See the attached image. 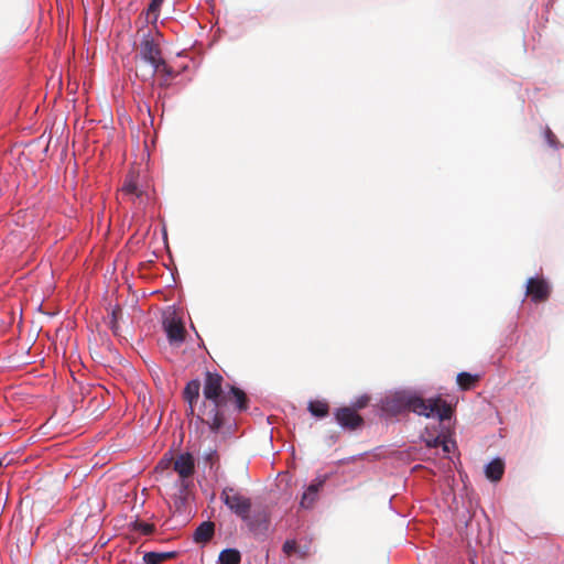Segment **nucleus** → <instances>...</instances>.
Returning <instances> with one entry per match:
<instances>
[{
  "label": "nucleus",
  "mask_w": 564,
  "mask_h": 564,
  "mask_svg": "<svg viewBox=\"0 0 564 564\" xmlns=\"http://www.w3.org/2000/svg\"><path fill=\"white\" fill-rule=\"evenodd\" d=\"M369 401L370 398L368 395H361L356 401H354L349 408L355 409V411L358 413L359 410H362L368 405Z\"/></svg>",
  "instance_id": "24"
},
{
  "label": "nucleus",
  "mask_w": 564,
  "mask_h": 564,
  "mask_svg": "<svg viewBox=\"0 0 564 564\" xmlns=\"http://www.w3.org/2000/svg\"><path fill=\"white\" fill-rule=\"evenodd\" d=\"M544 135H545V140H546L547 144L551 148L558 149L561 147L560 141L557 140L556 135L552 132V130L550 128L545 129Z\"/></svg>",
  "instance_id": "23"
},
{
  "label": "nucleus",
  "mask_w": 564,
  "mask_h": 564,
  "mask_svg": "<svg viewBox=\"0 0 564 564\" xmlns=\"http://www.w3.org/2000/svg\"><path fill=\"white\" fill-rule=\"evenodd\" d=\"M161 319L165 338L160 339V348L165 359L173 364L176 356V305L164 308Z\"/></svg>",
  "instance_id": "4"
},
{
  "label": "nucleus",
  "mask_w": 564,
  "mask_h": 564,
  "mask_svg": "<svg viewBox=\"0 0 564 564\" xmlns=\"http://www.w3.org/2000/svg\"><path fill=\"white\" fill-rule=\"evenodd\" d=\"M178 67H182L183 70H185L187 68V65H181L178 64Z\"/></svg>",
  "instance_id": "29"
},
{
  "label": "nucleus",
  "mask_w": 564,
  "mask_h": 564,
  "mask_svg": "<svg viewBox=\"0 0 564 564\" xmlns=\"http://www.w3.org/2000/svg\"><path fill=\"white\" fill-rule=\"evenodd\" d=\"M505 471V464L500 458L491 460L485 469L486 477L491 481H498L501 479Z\"/></svg>",
  "instance_id": "14"
},
{
  "label": "nucleus",
  "mask_w": 564,
  "mask_h": 564,
  "mask_svg": "<svg viewBox=\"0 0 564 564\" xmlns=\"http://www.w3.org/2000/svg\"><path fill=\"white\" fill-rule=\"evenodd\" d=\"M220 499L241 519H248L251 510V501L232 487L224 488Z\"/></svg>",
  "instance_id": "6"
},
{
  "label": "nucleus",
  "mask_w": 564,
  "mask_h": 564,
  "mask_svg": "<svg viewBox=\"0 0 564 564\" xmlns=\"http://www.w3.org/2000/svg\"><path fill=\"white\" fill-rule=\"evenodd\" d=\"M178 499H181V500H184V501H185V500L187 499V496L182 497L181 495H178Z\"/></svg>",
  "instance_id": "30"
},
{
  "label": "nucleus",
  "mask_w": 564,
  "mask_h": 564,
  "mask_svg": "<svg viewBox=\"0 0 564 564\" xmlns=\"http://www.w3.org/2000/svg\"><path fill=\"white\" fill-rule=\"evenodd\" d=\"M382 410L397 415L404 411H412L426 417H437L445 421L452 416V408L441 398L423 399L409 392H395L382 402Z\"/></svg>",
  "instance_id": "1"
},
{
  "label": "nucleus",
  "mask_w": 564,
  "mask_h": 564,
  "mask_svg": "<svg viewBox=\"0 0 564 564\" xmlns=\"http://www.w3.org/2000/svg\"><path fill=\"white\" fill-rule=\"evenodd\" d=\"M200 383L198 380H192L184 389L183 397L189 404L191 414L194 413L193 404L199 398Z\"/></svg>",
  "instance_id": "13"
},
{
  "label": "nucleus",
  "mask_w": 564,
  "mask_h": 564,
  "mask_svg": "<svg viewBox=\"0 0 564 564\" xmlns=\"http://www.w3.org/2000/svg\"><path fill=\"white\" fill-rule=\"evenodd\" d=\"M128 527L130 532L140 533L142 535H151L155 530L154 524L139 520L130 522Z\"/></svg>",
  "instance_id": "19"
},
{
  "label": "nucleus",
  "mask_w": 564,
  "mask_h": 564,
  "mask_svg": "<svg viewBox=\"0 0 564 564\" xmlns=\"http://www.w3.org/2000/svg\"><path fill=\"white\" fill-rule=\"evenodd\" d=\"M177 333H178V343L182 341L184 339V335L186 333L185 328H184V325L181 323V321L178 319V329H177Z\"/></svg>",
  "instance_id": "27"
},
{
  "label": "nucleus",
  "mask_w": 564,
  "mask_h": 564,
  "mask_svg": "<svg viewBox=\"0 0 564 564\" xmlns=\"http://www.w3.org/2000/svg\"><path fill=\"white\" fill-rule=\"evenodd\" d=\"M479 380L478 375H471L469 372H459L457 375V384L462 390L471 389L476 382Z\"/></svg>",
  "instance_id": "18"
},
{
  "label": "nucleus",
  "mask_w": 564,
  "mask_h": 564,
  "mask_svg": "<svg viewBox=\"0 0 564 564\" xmlns=\"http://www.w3.org/2000/svg\"><path fill=\"white\" fill-rule=\"evenodd\" d=\"M122 316V310L120 306H115L111 311V316L109 321V327L115 335L119 334V321Z\"/></svg>",
  "instance_id": "20"
},
{
  "label": "nucleus",
  "mask_w": 564,
  "mask_h": 564,
  "mask_svg": "<svg viewBox=\"0 0 564 564\" xmlns=\"http://www.w3.org/2000/svg\"><path fill=\"white\" fill-rule=\"evenodd\" d=\"M325 481L326 477L317 478L307 487L306 491L302 496L301 507L311 508L314 505L317 494Z\"/></svg>",
  "instance_id": "11"
},
{
  "label": "nucleus",
  "mask_w": 564,
  "mask_h": 564,
  "mask_svg": "<svg viewBox=\"0 0 564 564\" xmlns=\"http://www.w3.org/2000/svg\"><path fill=\"white\" fill-rule=\"evenodd\" d=\"M195 469L194 458L191 454L178 455V476L182 478L181 487L188 488L189 481L185 478L189 477Z\"/></svg>",
  "instance_id": "10"
},
{
  "label": "nucleus",
  "mask_w": 564,
  "mask_h": 564,
  "mask_svg": "<svg viewBox=\"0 0 564 564\" xmlns=\"http://www.w3.org/2000/svg\"><path fill=\"white\" fill-rule=\"evenodd\" d=\"M441 437L440 436H436V437H430V438H424V442L426 444L427 447L430 448H436L440 446L441 444Z\"/></svg>",
  "instance_id": "26"
},
{
  "label": "nucleus",
  "mask_w": 564,
  "mask_h": 564,
  "mask_svg": "<svg viewBox=\"0 0 564 564\" xmlns=\"http://www.w3.org/2000/svg\"><path fill=\"white\" fill-rule=\"evenodd\" d=\"M297 550V544L294 540H288L284 542L283 544V552L286 554V555H291L293 554L294 552H296Z\"/></svg>",
  "instance_id": "25"
},
{
  "label": "nucleus",
  "mask_w": 564,
  "mask_h": 564,
  "mask_svg": "<svg viewBox=\"0 0 564 564\" xmlns=\"http://www.w3.org/2000/svg\"><path fill=\"white\" fill-rule=\"evenodd\" d=\"M120 192L123 198L137 204L139 207L147 205L150 199L149 193L140 180L139 171L134 169H131L127 174Z\"/></svg>",
  "instance_id": "5"
},
{
  "label": "nucleus",
  "mask_w": 564,
  "mask_h": 564,
  "mask_svg": "<svg viewBox=\"0 0 564 564\" xmlns=\"http://www.w3.org/2000/svg\"><path fill=\"white\" fill-rule=\"evenodd\" d=\"M163 0H152L149 4L148 11H147V19L148 20H156L158 18V10L161 7Z\"/></svg>",
  "instance_id": "22"
},
{
  "label": "nucleus",
  "mask_w": 564,
  "mask_h": 564,
  "mask_svg": "<svg viewBox=\"0 0 564 564\" xmlns=\"http://www.w3.org/2000/svg\"><path fill=\"white\" fill-rule=\"evenodd\" d=\"M525 294L534 303L546 302L551 295V285L544 278H530L527 281Z\"/></svg>",
  "instance_id": "7"
},
{
  "label": "nucleus",
  "mask_w": 564,
  "mask_h": 564,
  "mask_svg": "<svg viewBox=\"0 0 564 564\" xmlns=\"http://www.w3.org/2000/svg\"><path fill=\"white\" fill-rule=\"evenodd\" d=\"M215 532V523L212 521L202 522L194 532V541L196 543H207L210 541Z\"/></svg>",
  "instance_id": "12"
},
{
  "label": "nucleus",
  "mask_w": 564,
  "mask_h": 564,
  "mask_svg": "<svg viewBox=\"0 0 564 564\" xmlns=\"http://www.w3.org/2000/svg\"><path fill=\"white\" fill-rule=\"evenodd\" d=\"M156 73L162 74V84L169 85L172 79V68L161 56V50L153 39L144 36L140 43L139 59L135 65V74L143 80L152 78Z\"/></svg>",
  "instance_id": "3"
},
{
  "label": "nucleus",
  "mask_w": 564,
  "mask_h": 564,
  "mask_svg": "<svg viewBox=\"0 0 564 564\" xmlns=\"http://www.w3.org/2000/svg\"><path fill=\"white\" fill-rule=\"evenodd\" d=\"M308 411L316 417H325L329 413V404L324 400H315L308 403Z\"/></svg>",
  "instance_id": "16"
},
{
  "label": "nucleus",
  "mask_w": 564,
  "mask_h": 564,
  "mask_svg": "<svg viewBox=\"0 0 564 564\" xmlns=\"http://www.w3.org/2000/svg\"><path fill=\"white\" fill-rule=\"evenodd\" d=\"M224 378L216 372H206L203 394L206 401L198 417L207 424L212 431H218L223 426V414L220 406L224 403L223 394Z\"/></svg>",
  "instance_id": "2"
},
{
  "label": "nucleus",
  "mask_w": 564,
  "mask_h": 564,
  "mask_svg": "<svg viewBox=\"0 0 564 564\" xmlns=\"http://www.w3.org/2000/svg\"><path fill=\"white\" fill-rule=\"evenodd\" d=\"M176 471V457L172 449L166 453L155 467L156 480L170 479L173 473Z\"/></svg>",
  "instance_id": "9"
},
{
  "label": "nucleus",
  "mask_w": 564,
  "mask_h": 564,
  "mask_svg": "<svg viewBox=\"0 0 564 564\" xmlns=\"http://www.w3.org/2000/svg\"><path fill=\"white\" fill-rule=\"evenodd\" d=\"M336 422L345 430L355 431L364 425V419L355 409L349 406H340L335 413Z\"/></svg>",
  "instance_id": "8"
},
{
  "label": "nucleus",
  "mask_w": 564,
  "mask_h": 564,
  "mask_svg": "<svg viewBox=\"0 0 564 564\" xmlns=\"http://www.w3.org/2000/svg\"><path fill=\"white\" fill-rule=\"evenodd\" d=\"M2 467V460L0 459V468Z\"/></svg>",
  "instance_id": "31"
},
{
  "label": "nucleus",
  "mask_w": 564,
  "mask_h": 564,
  "mask_svg": "<svg viewBox=\"0 0 564 564\" xmlns=\"http://www.w3.org/2000/svg\"><path fill=\"white\" fill-rule=\"evenodd\" d=\"M230 391L236 399L239 410H246L248 406V399L246 393L241 389L236 387H231Z\"/></svg>",
  "instance_id": "21"
},
{
  "label": "nucleus",
  "mask_w": 564,
  "mask_h": 564,
  "mask_svg": "<svg viewBox=\"0 0 564 564\" xmlns=\"http://www.w3.org/2000/svg\"><path fill=\"white\" fill-rule=\"evenodd\" d=\"M176 556L175 551L171 552H148L143 556L145 564H161L165 560L173 558Z\"/></svg>",
  "instance_id": "15"
},
{
  "label": "nucleus",
  "mask_w": 564,
  "mask_h": 564,
  "mask_svg": "<svg viewBox=\"0 0 564 564\" xmlns=\"http://www.w3.org/2000/svg\"><path fill=\"white\" fill-rule=\"evenodd\" d=\"M440 446H442V449H443L444 453H449L451 452V446H449V442L448 441L442 440Z\"/></svg>",
  "instance_id": "28"
},
{
  "label": "nucleus",
  "mask_w": 564,
  "mask_h": 564,
  "mask_svg": "<svg viewBox=\"0 0 564 564\" xmlns=\"http://www.w3.org/2000/svg\"><path fill=\"white\" fill-rule=\"evenodd\" d=\"M219 564H240L241 555L236 549H226L219 554Z\"/></svg>",
  "instance_id": "17"
}]
</instances>
